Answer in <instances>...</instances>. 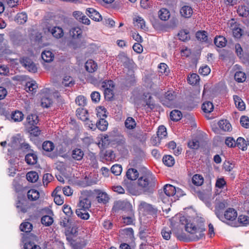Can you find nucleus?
<instances>
[{"label": "nucleus", "instance_id": "nucleus-42", "mask_svg": "<svg viewBox=\"0 0 249 249\" xmlns=\"http://www.w3.org/2000/svg\"><path fill=\"white\" fill-rule=\"evenodd\" d=\"M178 36L180 40L186 41L189 38V32L186 30H181L178 33Z\"/></svg>", "mask_w": 249, "mask_h": 249}, {"label": "nucleus", "instance_id": "nucleus-64", "mask_svg": "<svg viewBox=\"0 0 249 249\" xmlns=\"http://www.w3.org/2000/svg\"><path fill=\"white\" fill-rule=\"evenodd\" d=\"M75 103L80 106H84L86 103V98L83 96H79L76 98Z\"/></svg>", "mask_w": 249, "mask_h": 249}, {"label": "nucleus", "instance_id": "nucleus-37", "mask_svg": "<svg viewBox=\"0 0 249 249\" xmlns=\"http://www.w3.org/2000/svg\"><path fill=\"white\" fill-rule=\"evenodd\" d=\"M170 118L174 121H178L181 118L182 113L178 110H174L170 113Z\"/></svg>", "mask_w": 249, "mask_h": 249}, {"label": "nucleus", "instance_id": "nucleus-9", "mask_svg": "<svg viewBox=\"0 0 249 249\" xmlns=\"http://www.w3.org/2000/svg\"><path fill=\"white\" fill-rule=\"evenodd\" d=\"M23 116L21 111L16 110L11 114L9 120L11 122H19L23 120Z\"/></svg>", "mask_w": 249, "mask_h": 249}, {"label": "nucleus", "instance_id": "nucleus-25", "mask_svg": "<svg viewBox=\"0 0 249 249\" xmlns=\"http://www.w3.org/2000/svg\"><path fill=\"white\" fill-rule=\"evenodd\" d=\"M227 41L226 38L222 36L215 37L214 40L215 45L219 48H222L225 46Z\"/></svg>", "mask_w": 249, "mask_h": 249}, {"label": "nucleus", "instance_id": "nucleus-53", "mask_svg": "<svg viewBox=\"0 0 249 249\" xmlns=\"http://www.w3.org/2000/svg\"><path fill=\"white\" fill-rule=\"evenodd\" d=\"M53 179V176L49 173H47L44 175L42 178L43 183L44 185H47L48 183L51 182Z\"/></svg>", "mask_w": 249, "mask_h": 249}, {"label": "nucleus", "instance_id": "nucleus-54", "mask_svg": "<svg viewBox=\"0 0 249 249\" xmlns=\"http://www.w3.org/2000/svg\"><path fill=\"white\" fill-rule=\"evenodd\" d=\"M210 71V68L207 65L203 66L199 69V73L203 76L207 75Z\"/></svg>", "mask_w": 249, "mask_h": 249}, {"label": "nucleus", "instance_id": "nucleus-12", "mask_svg": "<svg viewBox=\"0 0 249 249\" xmlns=\"http://www.w3.org/2000/svg\"><path fill=\"white\" fill-rule=\"evenodd\" d=\"M11 38L14 43L19 44L26 39V36H22L19 32H16L12 35Z\"/></svg>", "mask_w": 249, "mask_h": 249}, {"label": "nucleus", "instance_id": "nucleus-52", "mask_svg": "<svg viewBox=\"0 0 249 249\" xmlns=\"http://www.w3.org/2000/svg\"><path fill=\"white\" fill-rule=\"evenodd\" d=\"M239 15L242 17H246L249 14V11L247 9L245 6H239L237 10Z\"/></svg>", "mask_w": 249, "mask_h": 249}, {"label": "nucleus", "instance_id": "nucleus-8", "mask_svg": "<svg viewBox=\"0 0 249 249\" xmlns=\"http://www.w3.org/2000/svg\"><path fill=\"white\" fill-rule=\"evenodd\" d=\"M48 31L52 34L53 36L56 38H60L64 35L63 29L58 26L49 28Z\"/></svg>", "mask_w": 249, "mask_h": 249}, {"label": "nucleus", "instance_id": "nucleus-24", "mask_svg": "<svg viewBox=\"0 0 249 249\" xmlns=\"http://www.w3.org/2000/svg\"><path fill=\"white\" fill-rule=\"evenodd\" d=\"M87 210H88L78 209L76 210V214L79 218L84 220H87L89 217V214Z\"/></svg>", "mask_w": 249, "mask_h": 249}, {"label": "nucleus", "instance_id": "nucleus-20", "mask_svg": "<svg viewBox=\"0 0 249 249\" xmlns=\"http://www.w3.org/2000/svg\"><path fill=\"white\" fill-rule=\"evenodd\" d=\"M164 193L168 196H173L176 194L177 190L176 188L170 184H166L164 187Z\"/></svg>", "mask_w": 249, "mask_h": 249}, {"label": "nucleus", "instance_id": "nucleus-15", "mask_svg": "<svg viewBox=\"0 0 249 249\" xmlns=\"http://www.w3.org/2000/svg\"><path fill=\"white\" fill-rule=\"evenodd\" d=\"M219 128L224 131H230L231 129V124L226 120H222L218 122Z\"/></svg>", "mask_w": 249, "mask_h": 249}, {"label": "nucleus", "instance_id": "nucleus-39", "mask_svg": "<svg viewBox=\"0 0 249 249\" xmlns=\"http://www.w3.org/2000/svg\"><path fill=\"white\" fill-rule=\"evenodd\" d=\"M234 79L238 82H243L246 79V74L241 71H238L234 74Z\"/></svg>", "mask_w": 249, "mask_h": 249}, {"label": "nucleus", "instance_id": "nucleus-30", "mask_svg": "<svg viewBox=\"0 0 249 249\" xmlns=\"http://www.w3.org/2000/svg\"><path fill=\"white\" fill-rule=\"evenodd\" d=\"M163 162L168 167H171L175 164L174 158L170 155H166L163 157Z\"/></svg>", "mask_w": 249, "mask_h": 249}, {"label": "nucleus", "instance_id": "nucleus-48", "mask_svg": "<svg viewBox=\"0 0 249 249\" xmlns=\"http://www.w3.org/2000/svg\"><path fill=\"white\" fill-rule=\"evenodd\" d=\"M62 83L66 87H71L74 84V82L71 77L66 76L63 79Z\"/></svg>", "mask_w": 249, "mask_h": 249}, {"label": "nucleus", "instance_id": "nucleus-38", "mask_svg": "<svg viewBox=\"0 0 249 249\" xmlns=\"http://www.w3.org/2000/svg\"><path fill=\"white\" fill-rule=\"evenodd\" d=\"M199 77L196 73H193L188 76V81L189 83L192 85L197 84L199 82Z\"/></svg>", "mask_w": 249, "mask_h": 249}, {"label": "nucleus", "instance_id": "nucleus-63", "mask_svg": "<svg viewBox=\"0 0 249 249\" xmlns=\"http://www.w3.org/2000/svg\"><path fill=\"white\" fill-rule=\"evenodd\" d=\"M161 235L163 238L166 240H169L171 237V231L167 228H164L161 231Z\"/></svg>", "mask_w": 249, "mask_h": 249}, {"label": "nucleus", "instance_id": "nucleus-33", "mask_svg": "<svg viewBox=\"0 0 249 249\" xmlns=\"http://www.w3.org/2000/svg\"><path fill=\"white\" fill-rule=\"evenodd\" d=\"M82 34V30L78 27L71 28L70 31V34L73 38H78L81 36Z\"/></svg>", "mask_w": 249, "mask_h": 249}, {"label": "nucleus", "instance_id": "nucleus-1", "mask_svg": "<svg viewBox=\"0 0 249 249\" xmlns=\"http://www.w3.org/2000/svg\"><path fill=\"white\" fill-rule=\"evenodd\" d=\"M15 188L17 193H20L24 196V198L18 201L17 203V207L20 210L21 212L25 213L31 207L30 201L31 200V195H30L31 189H29L28 186L21 187L19 184L15 185Z\"/></svg>", "mask_w": 249, "mask_h": 249}, {"label": "nucleus", "instance_id": "nucleus-6", "mask_svg": "<svg viewBox=\"0 0 249 249\" xmlns=\"http://www.w3.org/2000/svg\"><path fill=\"white\" fill-rule=\"evenodd\" d=\"M38 117L36 114H32V136L37 137L41 134V130L38 126H35L39 122Z\"/></svg>", "mask_w": 249, "mask_h": 249}, {"label": "nucleus", "instance_id": "nucleus-27", "mask_svg": "<svg viewBox=\"0 0 249 249\" xmlns=\"http://www.w3.org/2000/svg\"><path fill=\"white\" fill-rule=\"evenodd\" d=\"M97 64L92 60L88 61L85 64L86 70L89 72H93L97 69Z\"/></svg>", "mask_w": 249, "mask_h": 249}, {"label": "nucleus", "instance_id": "nucleus-26", "mask_svg": "<svg viewBox=\"0 0 249 249\" xmlns=\"http://www.w3.org/2000/svg\"><path fill=\"white\" fill-rule=\"evenodd\" d=\"M170 14L168 10L166 8H162L159 12V17L162 20H167L169 19Z\"/></svg>", "mask_w": 249, "mask_h": 249}, {"label": "nucleus", "instance_id": "nucleus-4", "mask_svg": "<svg viewBox=\"0 0 249 249\" xmlns=\"http://www.w3.org/2000/svg\"><path fill=\"white\" fill-rule=\"evenodd\" d=\"M21 241L23 243V249H31V223L23 222L19 225Z\"/></svg>", "mask_w": 249, "mask_h": 249}, {"label": "nucleus", "instance_id": "nucleus-29", "mask_svg": "<svg viewBox=\"0 0 249 249\" xmlns=\"http://www.w3.org/2000/svg\"><path fill=\"white\" fill-rule=\"evenodd\" d=\"M97 198L99 202L104 204L107 203L109 200L108 195L106 193L103 192H99Z\"/></svg>", "mask_w": 249, "mask_h": 249}, {"label": "nucleus", "instance_id": "nucleus-11", "mask_svg": "<svg viewBox=\"0 0 249 249\" xmlns=\"http://www.w3.org/2000/svg\"><path fill=\"white\" fill-rule=\"evenodd\" d=\"M45 194L41 190L32 189V201L38 200L41 202V199L44 197Z\"/></svg>", "mask_w": 249, "mask_h": 249}, {"label": "nucleus", "instance_id": "nucleus-60", "mask_svg": "<svg viewBox=\"0 0 249 249\" xmlns=\"http://www.w3.org/2000/svg\"><path fill=\"white\" fill-rule=\"evenodd\" d=\"M114 85L112 80L104 81L102 83V87L104 89H113Z\"/></svg>", "mask_w": 249, "mask_h": 249}, {"label": "nucleus", "instance_id": "nucleus-57", "mask_svg": "<svg viewBox=\"0 0 249 249\" xmlns=\"http://www.w3.org/2000/svg\"><path fill=\"white\" fill-rule=\"evenodd\" d=\"M188 146L194 149H197L199 147V142L198 141L194 139L188 142Z\"/></svg>", "mask_w": 249, "mask_h": 249}, {"label": "nucleus", "instance_id": "nucleus-34", "mask_svg": "<svg viewBox=\"0 0 249 249\" xmlns=\"http://www.w3.org/2000/svg\"><path fill=\"white\" fill-rule=\"evenodd\" d=\"M125 127L129 129H134L136 125L135 120L132 117H128L124 123Z\"/></svg>", "mask_w": 249, "mask_h": 249}, {"label": "nucleus", "instance_id": "nucleus-61", "mask_svg": "<svg viewBox=\"0 0 249 249\" xmlns=\"http://www.w3.org/2000/svg\"><path fill=\"white\" fill-rule=\"evenodd\" d=\"M238 221L244 225L249 224V217L248 216L241 215L238 217Z\"/></svg>", "mask_w": 249, "mask_h": 249}, {"label": "nucleus", "instance_id": "nucleus-5", "mask_svg": "<svg viewBox=\"0 0 249 249\" xmlns=\"http://www.w3.org/2000/svg\"><path fill=\"white\" fill-rule=\"evenodd\" d=\"M176 96L177 95L175 91L169 90L160 98V100L163 105L170 107L174 105V101Z\"/></svg>", "mask_w": 249, "mask_h": 249}, {"label": "nucleus", "instance_id": "nucleus-31", "mask_svg": "<svg viewBox=\"0 0 249 249\" xmlns=\"http://www.w3.org/2000/svg\"><path fill=\"white\" fill-rule=\"evenodd\" d=\"M20 64L26 68L29 71H31V62L30 59L27 57H23L20 59Z\"/></svg>", "mask_w": 249, "mask_h": 249}, {"label": "nucleus", "instance_id": "nucleus-51", "mask_svg": "<svg viewBox=\"0 0 249 249\" xmlns=\"http://www.w3.org/2000/svg\"><path fill=\"white\" fill-rule=\"evenodd\" d=\"M134 20L137 23L138 27L142 29H144L145 27V21L142 18L138 16Z\"/></svg>", "mask_w": 249, "mask_h": 249}, {"label": "nucleus", "instance_id": "nucleus-41", "mask_svg": "<svg viewBox=\"0 0 249 249\" xmlns=\"http://www.w3.org/2000/svg\"><path fill=\"white\" fill-rule=\"evenodd\" d=\"M53 218L49 215L43 216L41 219V223L45 226H49L53 223Z\"/></svg>", "mask_w": 249, "mask_h": 249}, {"label": "nucleus", "instance_id": "nucleus-10", "mask_svg": "<svg viewBox=\"0 0 249 249\" xmlns=\"http://www.w3.org/2000/svg\"><path fill=\"white\" fill-rule=\"evenodd\" d=\"M237 216L236 211L232 208H229L225 212L223 218L228 220L232 221L236 218Z\"/></svg>", "mask_w": 249, "mask_h": 249}, {"label": "nucleus", "instance_id": "nucleus-14", "mask_svg": "<svg viewBox=\"0 0 249 249\" xmlns=\"http://www.w3.org/2000/svg\"><path fill=\"white\" fill-rule=\"evenodd\" d=\"M76 115L78 118L83 121H86L88 119V113L86 109L79 108L76 110Z\"/></svg>", "mask_w": 249, "mask_h": 249}, {"label": "nucleus", "instance_id": "nucleus-19", "mask_svg": "<svg viewBox=\"0 0 249 249\" xmlns=\"http://www.w3.org/2000/svg\"><path fill=\"white\" fill-rule=\"evenodd\" d=\"M126 176L128 179L134 180L138 178L139 173L136 169L130 168L127 170Z\"/></svg>", "mask_w": 249, "mask_h": 249}, {"label": "nucleus", "instance_id": "nucleus-47", "mask_svg": "<svg viewBox=\"0 0 249 249\" xmlns=\"http://www.w3.org/2000/svg\"><path fill=\"white\" fill-rule=\"evenodd\" d=\"M205 31H198L196 33V37L201 41H206L207 36Z\"/></svg>", "mask_w": 249, "mask_h": 249}, {"label": "nucleus", "instance_id": "nucleus-22", "mask_svg": "<svg viewBox=\"0 0 249 249\" xmlns=\"http://www.w3.org/2000/svg\"><path fill=\"white\" fill-rule=\"evenodd\" d=\"M84 152L79 148H75L72 152V157L73 159L80 160L82 159L84 156Z\"/></svg>", "mask_w": 249, "mask_h": 249}, {"label": "nucleus", "instance_id": "nucleus-7", "mask_svg": "<svg viewBox=\"0 0 249 249\" xmlns=\"http://www.w3.org/2000/svg\"><path fill=\"white\" fill-rule=\"evenodd\" d=\"M87 15L92 19L99 21L102 19V16L100 13L92 8H89L86 10Z\"/></svg>", "mask_w": 249, "mask_h": 249}, {"label": "nucleus", "instance_id": "nucleus-40", "mask_svg": "<svg viewBox=\"0 0 249 249\" xmlns=\"http://www.w3.org/2000/svg\"><path fill=\"white\" fill-rule=\"evenodd\" d=\"M54 145L51 141H45L42 144V148L47 152H51L53 150Z\"/></svg>", "mask_w": 249, "mask_h": 249}, {"label": "nucleus", "instance_id": "nucleus-35", "mask_svg": "<svg viewBox=\"0 0 249 249\" xmlns=\"http://www.w3.org/2000/svg\"><path fill=\"white\" fill-rule=\"evenodd\" d=\"M202 109L205 113H210L213 109V105L211 102H206L203 104Z\"/></svg>", "mask_w": 249, "mask_h": 249}, {"label": "nucleus", "instance_id": "nucleus-49", "mask_svg": "<svg viewBox=\"0 0 249 249\" xmlns=\"http://www.w3.org/2000/svg\"><path fill=\"white\" fill-rule=\"evenodd\" d=\"M111 172L116 176L119 175L122 171V167L119 164H115L111 168Z\"/></svg>", "mask_w": 249, "mask_h": 249}, {"label": "nucleus", "instance_id": "nucleus-18", "mask_svg": "<svg viewBox=\"0 0 249 249\" xmlns=\"http://www.w3.org/2000/svg\"><path fill=\"white\" fill-rule=\"evenodd\" d=\"M91 203L89 199L87 198H84L80 199L78 204V209H82L84 210H89L90 207Z\"/></svg>", "mask_w": 249, "mask_h": 249}, {"label": "nucleus", "instance_id": "nucleus-36", "mask_svg": "<svg viewBox=\"0 0 249 249\" xmlns=\"http://www.w3.org/2000/svg\"><path fill=\"white\" fill-rule=\"evenodd\" d=\"M203 178L200 175H195L192 178L193 183L196 186L201 185L203 184Z\"/></svg>", "mask_w": 249, "mask_h": 249}, {"label": "nucleus", "instance_id": "nucleus-21", "mask_svg": "<svg viewBox=\"0 0 249 249\" xmlns=\"http://www.w3.org/2000/svg\"><path fill=\"white\" fill-rule=\"evenodd\" d=\"M233 100L236 107L240 110H244L245 109V104L243 100L238 96L234 95Z\"/></svg>", "mask_w": 249, "mask_h": 249}, {"label": "nucleus", "instance_id": "nucleus-32", "mask_svg": "<svg viewBox=\"0 0 249 249\" xmlns=\"http://www.w3.org/2000/svg\"><path fill=\"white\" fill-rule=\"evenodd\" d=\"M236 145L243 151L247 149V144L245 139L242 137H239L236 142Z\"/></svg>", "mask_w": 249, "mask_h": 249}, {"label": "nucleus", "instance_id": "nucleus-59", "mask_svg": "<svg viewBox=\"0 0 249 249\" xmlns=\"http://www.w3.org/2000/svg\"><path fill=\"white\" fill-rule=\"evenodd\" d=\"M124 206V202L121 201H118L114 203V206L112 208V211L116 212L119 210L122 209Z\"/></svg>", "mask_w": 249, "mask_h": 249}, {"label": "nucleus", "instance_id": "nucleus-17", "mask_svg": "<svg viewBox=\"0 0 249 249\" xmlns=\"http://www.w3.org/2000/svg\"><path fill=\"white\" fill-rule=\"evenodd\" d=\"M181 16L185 18H190L193 14L192 8L189 6H183L180 10Z\"/></svg>", "mask_w": 249, "mask_h": 249}, {"label": "nucleus", "instance_id": "nucleus-16", "mask_svg": "<svg viewBox=\"0 0 249 249\" xmlns=\"http://www.w3.org/2000/svg\"><path fill=\"white\" fill-rule=\"evenodd\" d=\"M225 207L226 203L225 201L218 202L216 205L215 213L220 219L223 218V216L220 213V211L223 210Z\"/></svg>", "mask_w": 249, "mask_h": 249}, {"label": "nucleus", "instance_id": "nucleus-50", "mask_svg": "<svg viewBox=\"0 0 249 249\" xmlns=\"http://www.w3.org/2000/svg\"><path fill=\"white\" fill-rule=\"evenodd\" d=\"M240 122L243 127L246 128H249V118L248 117L246 116H241Z\"/></svg>", "mask_w": 249, "mask_h": 249}, {"label": "nucleus", "instance_id": "nucleus-28", "mask_svg": "<svg viewBox=\"0 0 249 249\" xmlns=\"http://www.w3.org/2000/svg\"><path fill=\"white\" fill-rule=\"evenodd\" d=\"M41 57L45 62H50L53 61V55L51 51H45L42 53Z\"/></svg>", "mask_w": 249, "mask_h": 249}, {"label": "nucleus", "instance_id": "nucleus-43", "mask_svg": "<svg viewBox=\"0 0 249 249\" xmlns=\"http://www.w3.org/2000/svg\"><path fill=\"white\" fill-rule=\"evenodd\" d=\"M159 71L161 74L167 75L169 73V70L167 65L165 63H160L159 67Z\"/></svg>", "mask_w": 249, "mask_h": 249}, {"label": "nucleus", "instance_id": "nucleus-13", "mask_svg": "<svg viewBox=\"0 0 249 249\" xmlns=\"http://www.w3.org/2000/svg\"><path fill=\"white\" fill-rule=\"evenodd\" d=\"M28 19V17L25 13H18L15 18V21L18 24L25 23Z\"/></svg>", "mask_w": 249, "mask_h": 249}, {"label": "nucleus", "instance_id": "nucleus-58", "mask_svg": "<svg viewBox=\"0 0 249 249\" xmlns=\"http://www.w3.org/2000/svg\"><path fill=\"white\" fill-rule=\"evenodd\" d=\"M54 197V202L58 205H61L64 203V199L59 194L53 195Z\"/></svg>", "mask_w": 249, "mask_h": 249}, {"label": "nucleus", "instance_id": "nucleus-3", "mask_svg": "<svg viewBox=\"0 0 249 249\" xmlns=\"http://www.w3.org/2000/svg\"><path fill=\"white\" fill-rule=\"evenodd\" d=\"M180 221L182 223V225H185L186 231L191 234L190 238L192 241H197L204 236L203 232L205 229L203 225L196 227L193 223L188 222L184 216L180 217Z\"/></svg>", "mask_w": 249, "mask_h": 249}, {"label": "nucleus", "instance_id": "nucleus-23", "mask_svg": "<svg viewBox=\"0 0 249 249\" xmlns=\"http://www.w3.org/2000/svg\"><path fill=\"white\" fill-rule=\"evenodd\" d=\"M107 125L108 123L105 118L99 119V121L96 123V127L101 131L107 130Z\"/></svg>", "mask_w": 249, "mask_h": 249}, {"label": "nucleus", "instance_id": "nucleus-45", "mask_svg": "<svg viewBox=\"0 0 249 249\" xmlns=\"http://www.w3.org/2000/svg\"><path fill=\"white\" fill-rule=\"evenodd\" d=\"M97 116L99 118H105L107 117L106 112L107 110L105 108L100 107L96 109Z\"/></svg>", "mask_w": 249, "mask_h": 249}, {"label": "nucleus", "instance_id": "nucleus-56", "mask_svg": "<svg viewBox=\"0 0 249 249\" xmlns=\"http://www.w3.org/2000/svg\"><path fill=\"white\" fill-rule=\"evenodd\" d=\"M113 89H104V94L105 98L109 100H111L113 98Z\"/></svg>", "mask_w": 249, "mask_h": 249}, {"label": "nucleus", "instance_id": "nucleus-55", "mask_svg": "<svg viewBox=\"0 0 249 249\" xmlns=\"http://www.w3.org/2000/svg\"><path fill=\"white\" fill-rule=\"evenodd\" d=\"M40 238L39 237L32 234V244H34V246L32 247V249H41L39 246L35 244L36 243H40Z\"/></svg>", "mask_w": 249, "mask_h": 249}, {"label": "nucleus", "instance_id": "nucleus-2", "mask_svg": "<svg viewBox=\"0 0 249 249\" xmlns=\"http://www.w3.org/2000/svg\"><path fill=\"white\" fill-rule=\"evenodd\" d=\"M157 184L156 178L151 173L146 174L138 180V186L145 193H153L156 189Z\"/></svg>", "mask_w": 249, "mask_h": 249}, {"label": "nucleus", "instance_id": "nucleus-44", "mask_svg": "<svg viewBox=\"0 0 249 249\" xmlns=\"http://www.w3.org/2000/svg\"><path fill=\"white\" fill-rule=\"evenodd\" d=\"M52 100L48 97H44L41 99V104L43 107H49L52 104Z\"/></svg>", "mask_w": 249, "mask_h": 249}, {"label": "nucleus", "instance_id": "nucleus-62", "mask_svg": "<svg viewBox=\"0 0 249 249\" xmlns=\"http://www.w3.org/2000/svg\"><path fill=\"white\" fill-rule=\"evenodd\" d=\"M226 184V182L224 178H218L217 179L215 186L219 188H223Z\"/></svg>", "mask_w": 249, "mask_h": 249}, {"label": "nucleus", "instance_id": "nucleus-46", "mask_svg": "<svg viewBox=\"0 0 249 249\" xmlns=\"http://www.w3.org/2000/svg\"><path fill=\"white\" fill-rule=\"evenodd\" d=\"M167 134L166 128L163 125L160 126L157 132V135L160 138L165 137Z\"/></svg>", "mask_w": 249, "mask_h": 249}]
</instances>
